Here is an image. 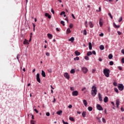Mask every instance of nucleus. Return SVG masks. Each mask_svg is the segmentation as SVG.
<instances>
[{
  "label": "nucleus",
  "mask_w": 124,
  "mask_h": 124,
  "mask_svg": "<svg viewBox=\"0 0 124 124\" xmlns=\"http://www.w3.org/2000/svg\"><path fill=\"white\" fill-rule=\"evenodd\" d=\"M72 95L73 96H77L78 95V91H75L72 92Z\"/></svg>",
  "instance_id": "obj_8"
},
{
  "label": "nucleus",
  "mask_w": 124,
  "mask_h": 124,
  "mask_svg": "<svg viewBox=\"0 0 124 124\" xmlns=\"http://www.w3.org/2000/svg\"><path fill=\"white\" fill-rule=\"evenodd\" d=\"M89 50H92V49H93V46H92V43L91 42L89 43Z\"/></svg>",
  "instance_id": "obj_14"
},
{
  "label": "nucleus",
  "mask_w": 124,
  "mask_h": 124,
  "mask_svg": "<svg viewBox=\"0 0 124 124\" xmlns=\"http://www.w3.org/2000/svg\"><path fill=\"white\" fill-rule=\"evenodd\" d=\"M64 77H65V78H66V79H68V80L69 79V78H70L69 75L67 73H65L64 74Z\"/></svg>",
  "instance_id": "obj_7"
},
{
  "label": "nucleus",
  "mask_w": 124,
  "mask_h": 124,
  "mask_svg": "<svg viewBox=\"0 0 124 124\" xmlns=\"http://www.w3.org/2000/svg\"><path fill=\"white\" fill-rule=\"evenodd\" d=\"M34 111H35V112H36V113H38V110H37V109H34Z\"/></svg>",
  "instance_id": "obj_60"
},
{
  "label": "nucleus",
  "mask_w": 124,
  "mask_h": 124,
  "mask_svg": "<svg viewBox=\"0 0 124 124\" xmlns=\"http://www.w3.org/2000/svg\"><path fill=\"white\" fill-rule=\"evenodd\" d=\"M88 24L91 29L93 28V22H92V21L89 22Z\"/></svg>",
  "instance_id": "obj_12"
},
{
  "label": "nucleus",
  "mask_w": 124,
  "mask_h": 124,
  "mask_svg": "<svg viewBox=\"0 0 124 124\" xmlns=\"http://www.w3.org/2000/svg\"><path fill=\"white\" fill-rule=\"evenodd\" d=\"M56 114H57V115H61V114H62V110H59V111H57V112H56Z\"/></svg>",
  "instance_id": "obj_26"
},
{
  "label": "nucleus",
  "mask_w": 124,
  "mask_h": 124,
  "mask_svg": "<svg viewBox=\"0 0 124 124\" xmlns=\"http://www.w3.org/2000/svg\"><path fill=\"white\" fill-rule=\"evenodd\" d=\"M113 85L115 87H117V86H118V83H117V82L114 81L113 83Z\"/></svg>",
  "instance_id": "obj_31"
},
{
  "label": "nucleus",
  "mask_w": 124,
  "mask_h": 124,
  "mask_svg": "<svg viewBox=\"0 0 124 124\" xmlns=\"http://www.w3.org/2000/svg\"><path fill=\"white\" fill-rule=\"evenodd\" d=\"M84 25L86 27V28H88V21H85V23H84Z\"/></svg>",
  "instance_id": "obj_33"
},
{
  "label": "nucleus",
  "mask_w": 124,
  "mask_h": 124,
  "mask_svg": "<svg viewBox=\"0 0 124 124\" xmlns=\"http://www.w3.org/2000/svg\"><path fill=\"white\" fill-rule=\"evenodd\" d=\"M96 11L97 12H100V11H101V8L99 7V10H97Z\"/></svg>",
  "instance_id": "obj_47"
},
{
  "label": "nucleus",
  "mask_w": 124,
  "mask_h": 124,
  "mask_svg": "<svg viewBox=\"0 0 124 124\" xmlns=\"http://www.w3.org/2000/svg\"><path fill=\"white\" fill-rule=\"evenodd\" d=\"M97 120L99 123H101V120H100V118L97 117Z\"/></svg>",
  "instance_id": "obj_42"
},
{
  "label": "nucleus",
  "mask_w": 124,
  "mask_h": 124,
  "mask_svg": "<svg viewBox=\"0 0 124 124\" xmlns=\"http://www.w3.org/2000/svg\"><path fill=\"white\" fill-rule=\"evenodd\" d=\"M103 73L106 77H109L110 76V70L109 69L105 68L103 70Z\"/></svg>",
  "instance_id": "obj_2"
},
{
  "label": "nucleus",
  "mask_w": 124,
  "mask_h": 124,
  "mask_svg": "<svg viewBox=\"0 0 124 124\" xmlns=\"http://www.w3.org/2000/svg\"><path fill=\"white\" fill-rule=\"evenodd\" d=\"M68 108H72V105H69V106H68Z\"/></svg>",
  "instance_id": "obj_58"
},
{
  "label": "nucleus",
  "mask_w": 124,
  "mask_h": 124,
  "mask_svg": "<svg viewBox=\"0 0 124 124\" xmlns=\"http://www.w3.org/2000/svg\"><path fill=\"white\" fill-rule=\"evenodd\" d=\"M62 123L63 124H68V123L65 122L64 120H62Z\"/></svg>",
  "instance_id": "obj_52"
},
{
  "label": "nucleus",
  "mask_w": 124,
  "mask_h": 124,
  "mask_svg": "<svg viewBox=\"0 0 124 124\" xmlns=\"http://www.w3.org/2000/svg\"><path fill=\"white\" fill-rule=\"evenodd\" d=\"M122 21H123V17H120L118 20V22L119 23H121V22H122Z\"/></svg>",
  "instance_id": "obj_34"
},
{
  "label": "nucleus",
  "mask_w": 124,
  "mask_h": 124,
  "mask_svg": "<svg viewBox=\"0 0 124 124\" xmlns=\"http://www.w3.org/2000/svg\"><path fill=\"white\" fill-rule=\"evenodd\" d=\"M92 55H93V53L91 51H88L87 53V56L88 57L90 56H92Z\"/></svg>",
  "instance_id": "obj_22"
},
{
  "label": "nucleus",
  "mask_w": 124,
  "mask_h": 124,
  "mask_svg": "<svg viewBox=\"0 0 124 124\" xmlns=\"http://www.w3.org/2000/svg\"><path fill=\"white\" fill-rule=\"evenodd\" d=\"M70 29H72L73 28V24L72 23H71L69 26Z\"/></svg>",
  "instance_id": "obj_46"
},
{
  "label": "nucleus",
  "mask_w": 124,
  "mask_h": 124,
  "mask_svg": "<svg viewBox=\"0 0 124 124\" xmlns=\"http://www.w3.org/2000/svg\"><path fill=\"white\" fill-rule=\"evenodd\" d=\"M88 110H89V111H93V107H89L88 108Z\"/></svg>",
  "instance_id": "obj_32"
},
{
  "label": "nucleus",
  "mask_w": 124,
  "mask_h": 124,
  "mask_svg": "<svg viewBox=\"0 0 124 124\" xmlns=\"http://www.w3.org/2000/svg\"><path fill=\"white\" fill-rule=\"evenodd\" d=\"M108 101V97L106 96L104 98V102H105V103H107V102Z\"/></svg>",
  "instance_id": "obj_16"
},
{
  "label": "nucleus",
  "mask_w": 124,
  "mask_h": 124,
  "mask_svg": "<svg viewBox=\"0 0 124 124\" xmlns=\"http://www.w3.org/2000/svg\"><path fill=\"white\" fill-rule=\"evenodd\" d=\"M48 72L49 73H52V69H49L47 70Z\"/></svg>",
  "instance_id": "obj_45"
},
{
  "label": "nucleus",
  "mask_w": 124,
  "mask_h": 124,
  "mask_svg": "<svg viewBox=\"0 0 124 124\" xmlns=\"http://www.w3.org/2000/svg\"><path fill=\"white\" fill-rule=\"evenodd\" d=\"M51 11L53 14H55V11H54V9H51Z\"/></svg>",
  "instance_id": "obj_53"
},
{
  "label": "nucleus",
  "mask_w": 124,
  "mask_h": 124,
  "mask_svg": "<svg viewBox=\"0 0 124 124\" xmlns=\"http://www.w3.org/2000/svg\"><path fill=\"white\" fill-rule=\"evenodd\" d=\"M114 64V62L113 61L109 62V65H113Z\"/></svg>",
  "instance_id": "obj_40"
},
{
  "label": "nucleus",
  "mask_w": 124,
  "mask_h": 124,
  "mask_svg": "<svg viewBox=\"0 0 124 124\" xmlns=\"http://www.w3.org/2000/svg\"><path fill=\"white\" fill-rule=\"evenodd\" d=\"M46 17H47L48 19H51V15H49L48 13L45 14Z\"/></svg>",
  "instance_id": "obj_20"
},
{
  "label": "nucleus",
  "mask_w": 124,
  "mask_h": 124,
  "mask_svg": "<svg viewBox=\"0 0 124 124\" xmlns=\"http://www.w3.org/2000/svg\"><path fill=\"white\" fill-rule=\"evenodd\" d=\"M98 61L99 62H102V59H101V58H99Z\"/></svg>",
  "instance_id": "obj_59"
},
{
  "label": "nucleus",
  "mask_w": 124,
  "mask_h": 124,
  "mask_svg": "<svg viewBox=\"0 0 124 124\" xmlns=\"http://www.w3.org/2000/svg\"><path fill=\"white\" fill-rule=\"evenodd\" d=\"M42 76H43V77H46V74H45V72H44V71L42 70Z\"/></svg>",
  "instance_id": "obj_19"
},
{
  "label": "nucleus",
  "mask_w": 124,
  "mask_h": 124,
  "mask_svg": "<svg viewBox=\"0 0 124 124\" xmlns=\"http://www.w3.org/2000/svg\"><path fill=\"white\" fill-rule=\"evenodd\" d=\"M23 44H24V45H26L27 44H30V43H29V41L28 40L25 39L23 42Z\"/></svg>",
  "instance_id": "obj_11"
},
{
  "label": "nucleus",
  "mask_w": 124,
  "mask_h": 124,
  "mask_svg": "<svg viewBox=\"0 0 124 124\" xmlns=\"http://www.w3.org/2000/svg\"><path fill=\"white\" fill-rule=\"evenodd\" d=\"M92 54L93 55H96V52H95V51L93 50L92 51Z\"/></svg>",
  "instance_id": "obj_50"
},
{
  "label": "nucleus",
  "mask_w": 124,
  "mask_h": 124,
  "mask_svg": "<svg viewBox=\"0 0 124 124\" xmlns=\"http://www.w3.org/2000/svg\"><path fill=\"white\" fill-rule=\"evenodd\" d=\"M69 120H70V121H71L72 122H74V118H73V117H70Z\"/></svg>",
  "instance_id": "obj_35"
},
{
  "label": "nucleus",
  "mask_w": 124,
  "mask_h": 124,
  "mask_svg": "<svg viewBox=\"0 0 124 124\" xmlns=\"http://www.w3.org/2000/svg\"><path fill=\"white\" fill-rule=\"evenodd\" d=\"M83 34L84 35H87V30H84V31H83Z\"/></svg>",
  "instance_id": "obj_36"
},
{
  "label": "nucleus",
  "mask_w": 124,
  "mask_h": 124,
  "mask_svg": "<svg viewBox=\"0 0 124 124\" xmlns=\"http://www.w3.org/2000/svg\"><path fill=\"white\" fill-rule=\"evenodd\" d=\"M96 107L97 109L99 111H103V108H102V107H101V106L99 104H97Z\"/></svg>",
  "instance_id": "obj_3"
},
{
  "label": "nucleus",
  "mask_w": 124,
  "mask_h": 124,
  "mask_svg": "<svg viewBox=\"0 0 124 124\" xmlns=\"http://www.w3.org/2000/svg\"><path fill=\"white\" fill-rule=\"evenodd\" d=\"M71 32V31L70 30V28H68L66 30V33L68 34V33H70Z\"/></svg>",
  "instance_id": "obj_25"
},
{
  "label": "nucleus",
  "mask_w": 124,
  "mask_h": 124,
  "mask_svg": "<svg viewBox=\"0 0 124 124\" xmlns=\"http://www.w3.org/2000/svg\"><path fill=\"white\" fill-rule=\"evenodd\" d=\"M108 16L110 17L111 19H113V16H112V14H111L110 13H108Z\"/></svg>",
  "instance_id": "obj_43"
},
{
  "label": "nucleus",
  "mask_w": 124,
  "mask_h": 124,
  "mask_svg": "<svg viewBox=\"0 0 124 124\" xmlns=\"http://www.w3.org/2000/svg\"><path fill=\"white\" fill-rule=\"evenodd\" d=\"M19 57H20V55L17 54L16 56V59L17 60H18V61H19Z\"/></svg>",
  "instance_id": "obj_54"
},
{
  "label": "nucleus",
  "mask_w": 124,
  "mask_h": 124,
  "mask_svg": "<svg viewBox=\"0 0 124 124\" xmlns=\"http://www.w3.org/2000/svg\"><path fill=\"white\" fill-rule=\"evenodd\" d=\"M82 117H83V118H85L86 117V112L83 111L82 113Z\"/></svg>",
  "instance_id": "obj_30"
},
{
  "label": "nucleus",
  "mask_w": 124,
  "mask_h": 124,
  "mask_svg": "<svg viewBox=\"0 0 124 124\" xmlns=\"http://www.w3.org/2000/svg\"><path fill=\"white\" fill-rule=\"evenodd\" d=\"M46 55L47 56V57H49V56H50V53H49L48 52H46Z\"/></svg>",
  "instance_id": "obj_56"
},
{
  "label": "nucleus",
  "mask_w": 124,
  "mask_h": 124,
  "mask_svg": "<svg viewBox=\"0 0 124 124\" xmlns=\"http://www.w3.org/2000/svg\"><path fill=\"white\" fill-rule=\"evenodd\" d=\"M114 91L115 92V93H119V90L118 89V88H114Z\"/></svg>",
  "instance_id": "obj_28"
},
{
  "label": "nucleus",
  "mask_w": 124,
  "mask_h": 124,
  "mask_svg": "<svg viewBox=\"0 0 124 124\" xmlns=\"http://www.w3.org/2000/svg\"><path fill=\"white\" fill-rule=\"evenodd\" d=\"M31 124H34V123L33 122V120H31Z\"/></svg>",
  "instance_id": "obj_61"
},
{
  "label": "nucleus",
  "mask_w": 124,
  "mask_h": 124,
  "mask_svg": "<svg viewBox=\"0 0 124 124\" xmlns=\"http://www.w3.org/2000/svg\"><path fill=\"white\" fill-rule=\"evenodd\" d=\"M75 54L76 55V56H80V55H81V54L79 52H78V50H76L75 52Z\"/></svg>",
  "instance_id": "obj_17"
},
{
  "label": "nucleus",
  "mask_w": 124,
  "mask_h": 124,
  "mask_svg": "<svg viewBox=\"0 0 124 124\" xmlns=\"http://www.w3.org/2000/svg\"><path fill=\"white\" fill-rule=\"evenodd\" d=\"M113 27L115 28V29H119L120 28V25H116V23L115 22L113 23Z\"/></svg>",
  "instance_id": "obj_15"
},
{
  "label": "nucleus",
  "mask_w": 124,
  "mask_h": 124,
  "mask_svg": "<svg viewBox=\"0 0 124 124\" xmlns=\"http://www.w3.org/2000/svg\"><path fill=\"white\" fill-rule=\"evenodd\" d=\"M36 80L37 81V82H38L39 83H40L41 81H40V76H39V74H37L36 75Z\"/></svg>",
  "instance_id": "obj_6"
},
{
  "label": "nucleus",
  "mask_w": 124,
  "mask_h": 124,
  "mask_svg": "<svg viewBox=\"0 0 124 124\" xmlns=\"http://www.w3.org/2000/svg\"><path fill=\"white\" fill-rule=\"evenodd\" d=\"M79 57H76V58H74V61H79Z\"/></svg>",
  "instance_id": "obj_37"
},
{
  "label": "nucleus",
  "mask_w": 124,
  "mask_h": 124,
  "mask_svg": "<svg viewBox=\"0 0 124 124\" xmlns=\"http://www.w3.org/2000/svg\"><path fill=\"white\" fill-rule=\"evenodd\" d=\"M122 63H124V58H123L121 60Z\"/></svg>",
  "instance_id": "obj_51"
},
{
  "label": "nucleus",
  "mask_w": 124,
  "mask_h": 124,
  "mask_svg": "<svg viewBox=\"0 0 124 124\" xmlns=\"http://www.w3.org/2000/svg\"><path fill=\"white\" fill-rule=\"evenodd\" d=\"M82 71L84 73H86L88 72V69L85 67L82 68Z\"/></svg>",
  "instance_id": "obj_9"
},
{
  "label": "nucleus",
  "mask_w": 124,
  "mask_h": 124,
  "mask_svg": "<svg viewBox=\"0 0 124 124\" xmlns=\"http://www.w3.org/2000/svg\"><path fill=\"white\" fill-rule=\"evenodd\" d=\"M117 33H118V35H121V34H122V32L120 31H118Z\"/></svg>",
  "instance_id": "obj_49"
},
{
  "label": "nucleus",
  "mask_w": 124,
  "mask_h": 124,
  "mask_svg": "<svg viewBox=\"0 0 124 124\" xmlns=\"http://www.w3.org/2000/svg\"><path fill=\"white\" fill-rule=\"evenodd\" d=\"M118 88L119 91H123L124 90V85L121 84L118 86Z\"/></svg>",
  "instance_id": "obj_4"
},
{
  "label": "nucleus",
  "mask_w": 124,
  "mask_h": 124,
  "mask_svg": "<svg viewBox=\"0 0 124 124\" xmlns=\"http://www.w3.org/2000/svg\"><path fill=\"white\" fill-rule=\"evenodd\" d=\"M71 16L73 17V19H76L75 16H74V14H72Z\"/></svg>",
  "instance_id": "obj_55"
},
{
  "label": "nucleus",
  "mask_w": 124,
  "mask_h": 124,
  "mask_svg": "<svg viewBox=\"0 0 124 124\" xmlns=\"http://www.w3.org/2000/svg\"><path fill=\"white\" fill-rule=\"evenodd\" d=\"M100 36H103V35H104V34H103V33H101V34H99Z\"/></svg>",
  "instance_id": "obj_57"
},
{
  "label": "nucleus",
  "mask_w": 124,
  "mask_h": 124,
  "mask_svg": "<svg viewBox=\"0 0 124 124\" xmlns=\"http://www.w3.org/2000/svg\"><path fill=\"white\" fill-rule=\"evenodd\" d=\"M116 106H120V100L119 99H116Z\"/></svg>",
  "instance_id": "obj_13"
},
{
  "label": "nucleus",
  "mask_w": 124,
  "mask_h": 124,
  "mask_svg": "<svg viewBox=\"0 0 124 124\" xmlns=\"http://www.w3.org/2000/svg\"><path fill=\"white\" fill-rule=\"evenodd\" d=\"M71 91H74V88L73 87H70Z\"/></svg>",
  "instance_id": "obj_63"
},
{
  "label": "nucleus",
  "mask_w": 124,
  "mask_h": 124,
  "mask_svg": "<svg viewBox=\"0 0 124 124\" xmlns=\"http://www.w3.org/2000/svg\"><path fill=\"white\" fill-rule=\"evenodd\" d=\"M100 50H104V46L103 45H101L99 47Z\"/></svg>",
  "instance_id": "obj_27"
},
{
  "label": "nucleus",
  "mask_w": 124,
  "mask_h": 124,
  "mask_svg": "<svg viewBox=\"0 0 124 124\" xmlns=\"http://www.w3.org/2000/svg\"><path fill=\"white\" fill-rule=\"evenodd\" d=\"M98 96L99 101H100L101 102H102V101H103V100L102 99V95H101V94H100V93H98Z\"/></svg>",
  "instance_id": "obj_5"
},
{
  "label": "nucleus",
  "mask_w": 124,
  "mask_h": 124,
  "mask_svg": "<svg viewBox=\"0 0 124 124\" xmlns=\"http://www.w3.org/2000/svg\"><path fill=\"white\" fill-rule=\"evenodd\" d=\"M108 58L109 60L113 59V55L112 54H110L108 56Z\"/></svg>",
  "instance_id": "obj_24"
},
{
  "label": "nucleus",
  "mask_w": 124,
  "mask_h": 124,
  "mask_svg": "<svg viewBox=\"0 0 124 124\" xmlns=\"http://www.w3.org/2000/svg\"><path fill=\"white\" fill-rule=\"evenodd\" d=\"M61 24L63 26H65V24H64V21H62H62H61Z\"/></svg>",
  "instance_id": "obj_38"
},
{
  "label": "nucleus",
  "mask_w": 124,
  "mask_h": 124,
  "mask_svg": "<svg viewBox=\"0 0 124 124\" xmlns=\"http://www.w3.org/2000/svg\"><path fill=\"white\" fill-rule=\"evenodd\" d=\"M118 68L119 69H120V70H122V67H121V66H118Z\"/></svg>",
  "instance_id": "obj_62"
},
{
  "label": "nucleus",
  "mask_w": 124,
  "mask_h": 124,
  "mask_svg": "<svg viewBox=\"0 0 124 124\" xmlns=\"http://www.w3.org/2000/svg\"><path fill=\"white\" fill-rule=\"evenodd\" d=\"M83 102L85 106L86 107L88 105V102H87V100H86L85 99L83 100Z\"/></svg>",
  "instance_id": "obj_18"
},
{
  "label": "nucleus",
  "mask_w": 124,
  "mask_h": 124,
  "mask_svg": "<svg viewBox=\"0 0 124 124\" xmlns=\"http://www.w3.org/2000/svg\"><path fill=\"white\" fill-rule=\"evenodd\" d=\"M97 93V90L96 89V87L93 86L92 88L91 94L93 96H95Z\"/></svg>",
  "instance_id": "obj_1"
},
{
  "label": "nucleus",
  "mask_w": 124,
  "mask_h": 124,
  "mask_svg": "<svg viewBox=\"0 0 124 124\" xmlns=\"http://www.w3.org/2000/svg\"><path fill=\"white\" fill-rule=\"evenodd\" d=\"M46 116H47V117H49V116H50V113L49 112H46Z\"/></svg>",
  "instance_id": "obj_48"
},
{
  "label": "nucleus",
  "mask_w": 124,
  "mask_h": 124,
  "mask_svg": "<svg viewBox=\"0 0 124 124\" xmlns=\"http://www.w3.org/2000/svg\"><path fill=\"white\" fill-rule=\"evenodd\" d=\"M102 122L103 123H104V124H106V120H105V119H104V118H102Z\"/></svg>",
  "instance_id": "obj_39"
},
{
  "label": "nucleus",
  "mask_w": 124,
  "mask_h": 124,
  "mask_svg": "<svg viewBox=\"0 0 124 124\" xmlns=\"http://www.w3.org/2000/svg\"><path fill=\"white\" fill-rule=\"evenodd\" d=\"M99 24L100 27H102L103 26V22H102V18H100Z\"/></svg>",
  "instance_id": "obj_10"
},
{
  "label": "nucleus",
  "mask_w": 124,
  "mask_h": 124,
  "mask_svg": "<svg viewBox=\"0 0 124 124\" xmlns=\"http://www.w3.org/2000/svg\"><path fill=\"white\" fill-rule=\"evenodd\" d=\"M121 110L122 112H124V108H121Z\"/></svg>",
  "instance_id": "obj_64"
},
{
  "label": "nucleus",
  "mask_w": 124,
  "mask_h": 124,
  "mask_svg": "<svg viewBox=\"0 0 124 124\" xmlns=\"http://www.w3.org/2000/svg\"><path fill=\"white\" fill-rule=\"evenodd\" d=\"M85 59L86 60V61H89V60H90V59L89 58V57L88 56H85Z\"/></svg>",
  "instance_id": "obj_44"
},
{
  "label": "nucleus",
  "mask_w": 124,
  "mask_h": 124,
  "mask_svg": "<svg viewBox=\"0 0 124 124\" xmlns=\"http://www.w3.org/2000/svg\"><path fill=\"white\" fill-rule=\"evenodd\" d=\"M70 73H71V74H74V73H75V70H74V69H71Z\"/></svg>",
  "instance_id": "obj_29"
},
{
  "label": "nucleus",
  "mask_w": 124,
  "mask_h": 124,
  "mask_svg": "<svg viewBox=\"0 0 124 124\" xmlns=\"http://www.w3.org/2000/svg\"><path fill=\"white\" fill-rule=\"evenodd\" d=\"M64 14H65V12L62 11V12L61 13L60 15L62 16V15H64Z\"/></svg>",
  "instance_id": "obj_41"
},
{
  "label": "nucleus",
  "mask_w": 124,
  "mask_h": 124,
  "mask_svg": "<svg viewBox=\"0 0 124 124\" xmlns=\"http://www.w3.org/2000/svg\"><path fill=\"white\" fill-rule=\"evenodd\" d=\"M47 37H48V38H49V39H52V38H53V35H52V34L50 33H48Z\"/></svg>",
  "instance_id": "obj_21"
},
{
  "label": "nucleus",
  "mask_w": 124,
  "mask_h": 124,
  "mask_svg": "<svg viewBox=\"0 0 124 124\" xmlns=\"http://www.w3.org/2000/svg\"><path fill=\"white\" fill-rule=\"evenodd\" d=\"M74 37H72L71 38L69 39L68 41H71L72 43L74 41Z\"/></svg>",
  "instance_id": "obj_23"
}]
</instances>
